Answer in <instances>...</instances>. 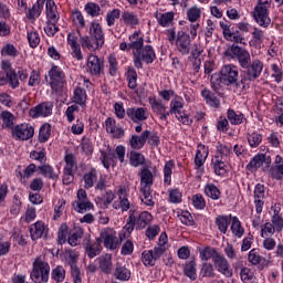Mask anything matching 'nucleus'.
Returning a JSON list of instances; mask_svg holds the SVG:
<instances>
[{
  "instance_id": "obj_1",
  "label": "nucleus",
  "mask_w": 283,
  "mask_h": 283,
  "mask_svg": "<svg viewBox=\"0 0 283 283\" xmlns=\"http://www.w3.org/2000/svg\"><path fill=\"white\" fill-rule=\"evenodd\" d=\"M263 71L264 62L258 59L250 61V64L245 67L244 75L238 84L239 87H242V90H249V87H251V83H253V81H258L259 76H262Z\"/></svg>"
},
{
  "instance_id": "obj_2",
  "label": "nucleus",
  "mask_w": 283,
  "mask_h": 283,
  "mask_svg": "<svg viewBox=\"0 0 283 283\" xmlns=\"http://www.w3.org/2000/svg\"><path fill=\"white\" fill-rule=\"evenodd\" d=\"M154 218L151 217V213L148 211H143L142 213H138L136 210H129V216L125 224V230L128 231V233H132L134 231V228L137 230L145 229L149 222H151Z\"/></svg>"
},
{
  "instance_id": "obj_3",
  "label": "nucleus",
  "mask_w": 283,
  "mask_h": 283,
  "mask_svg": "<svg viewBox=\"0 0 283 283\" xmlns=\"http://www.w3.org/2000/svg\"><path fill=\"white\" fill-rule=\"evenodd\" d=\"M31 280L35 283H45L50 280V264H48L42 256L36 258L33 262Z\"/></svg>"
},
{
  "instance_id": "obj_4",
  "label": "nucleus",
  "mask_w": 283,
  "mask_h": 283,
  "mask_svg": "<svg viewBox=\"0 0 283 283\" xmlns=\"http://www.w3.org/2000/svg\"><path fill=\"white\" fill-rule=\"evenodd\" d=\"M226 56H230V59H237L240 67L242 70L249 67L251 64V53L242 46H239L238 44H232L230 49H228L224 52Z\"/></svg>"
},
{
  "instance_id": "obj_5",
  "label": "nucleus",
  "mask_w": 283,
  "mask_h": 283,
  "mask_svg": "<svg viewBox=\"0 0 283 283\" xmlns=\"http://www.w3.org/2000/svg\"><path fill=\"white\" fill-rule=\"evenodd\" d=\"M184 107L185 99H182V97L179 95H175V97L170 101V109L168 112L170 115L174 114L179 123H182V125H191L193 120L191 117H189V115L182 112Z\"/></svg>"
},
{
  "instance_id": "obj_6",
  "label": "nucleus",
  "mask_w": 283,
  "mask_h": 283,
  "mask_svg": "<svg viewBox=\"0 0 283 283\" xmlns=\"http://www.w3.org/2000/svg\"><path fill=\"white\" fill-rule=\"evenodd\" d=\"M133 55L134 65L137 70H143V62L149 65L153 61H156V52L151 45L142 46Z\"/></svg>"
},
{
  "instance_id": "obj_7",
  "label": "nucleus",
  "mask_w": 283,
  "mask_h": 283,
  "mask_svg": "<svg viewBox=\"0 0 283 283\" xmlns=\"http://www.w3.org/2000/svg\"><path fill=\"white\" fill-rule=\"evenodd\" d=\"M240 76V72L238 71V66L233 64L224 65L220 71V81L223 83V85H237V87L240 86V82H238V78Z\"/></svg>"
},
{
  "instance_id": "obj_8",
  "label": "nucleus",
  "mask_w": 283,
  "mask_h": 283,
  "mask_svg": "<svg viewBox=\"0 0 283 283\" xmlns=\"http://www.w3.org/2000/svg\"><path fill=\"white\" fill-rule=\"evenodd\" d=\"M125 147L123 145H119L115 148V153H113L111 149L105 153H101L99 160H102V165H104L105 169H109L111 165H116V158L120 163H125Z\"/></svg>"
},
{
  "instance_id": "obj_9",
  "label": "nucleus",
  "mask_w": 283,
  "mask_h": 283,
  "mask_svg": "<svg viewBox=\"0 0 283 283\" xmlns=\"http://www.w3.org/2000/svg\"><path fill=\"white\" fill-rule=\"evenodd\" d=\"M49 80L46 78V83H49L50 87L53 92H59L61 87H63V83H65V73L59 66H52V69L48 73Z\"/></svg>"
},
{
  "instance_id": "obj_10",
  "label": "nucleus",
  "mask_w": 283,
  "mask_h": 283,
  "mask_svg": "<svg viewBox=\"0 0 283 283\" xmlns=\"http://www.w3.org/2000/svg\"><path fill=\"white\" fill-rule=\"evenodd\" d=\"M99 242H103L104 247L106 249H109L111 251H114L120 247V240L118 237H116V232L114 229L105 228L101 231Z\"/></svg>"
},
{
  "instance_id": "obj_11",
  "label": "nucleus",
  "mask_w": 283,
  "mask_h": 283,
  "mask_svg": "<svg viewBox=\"0 0 283 283\" xmlns=\"http://www.w3.org/2000/svg\"><path fill=\"white\" fill-rule=\"evenodd\" d=\"M11 135L14 140H30L34 136V127L28 123L18 124L11 127Z\"/></svg>"
},
{
  "instance_id": "obj_12",
  "label": "nucleus",
  "mask_w": 283,
  "mask_h": 283,
  "mask_svg": "<svg viewBox=\"0 0 283 283\" xmlns=\"http://www.w3.org/2000/svg\"><path fill=\"white\" fill-rule=\"evenodd\" d=\"M72 207L77 213H85L94 209V205H92V201L87 198V191L84 189L77 191V200L72 202Z\"/></svg>"
},
{
  "instance_id": "obj_13",
  "label": "nucleus",
  "mask_w": 283,
  "mask_h": 283,
  "mask_svg": "<svg viewBox=\"0 0 283 283\" xmlns=\"http://www.w3.org/2000/svg\"><path fill=\"white\" fill-rule=\"evenodd\" d=\"M52 109H54L52 102H42L29 111V116L31 118H48V116H52Z\"/></svg>"
},
{
  "instance_id": "obj_14",
  "label": "nucleus",
  "mask_w": 283,
  "mask_h": 283,
  "mask_svg": "<svg viewBox=\"0 0 283 283\" xmlns=\"http://www.w3.org/2000/svg\"><path fill=\"white\" fill-rule=\"evenodd\" d=\"M103 70H105V62L98 59V56L91 54L87 59L86 72H88L91 76H101Z\"/></svg>"
},
{
  "instance_id": "obj_15",
  "label": "nucleus",
  "mask_w": 283,
  "mask_h": 283,
  "mask_svg": "<svg viewBox=\"0 0 283 283\" xmlns=\"http://www.w3.org/2000/svg\"><path fill=\"white\" fill-rule=\"evenodd\" d=\"M177 50L184 56H187L191 52V36L185 31L177 33V40L175 41Z\"/></svg>"
},
{
  "instance_id": "obj_16",
  "label": "nucleus",
  "mask_w": 283,
  "mask_h": 283,
  "mask_svg": "<svg viewBox=\"0 0 283 283\" xmlns=\"http://www.w3.org/2000/svg\"><path fill=\"white\" fill-rule=\"evenodd\" d=\"M149 105L154 114L158 116L159 120L165 122L167 118H169L170 113L167 111V105H165L163 101L156 97H149Z\"/></svg>"
},
{
  "instance_id": "obj_17",
  "label": "nucleus",
  "mask_w": 283,
  "mask_h": 283,
  "mask_svg": "<svg viewBox=\"0 0 283 283\" xmlns=\"http://www.w3.org/2000/svg\"><path fill=\"white\" fill-rule=\"evenodd\" d=\"M126 115L133 123H145L149 118V109L147 107H129L126 109Z\"/></svg>"
},
{
  "instance_id": "obj_18",
  "label": "nucleus",
  "mask_w": 283,
  "mask_h": 283,
  "mask_svg": "<svg viewBox=\"0 0 283 283\" xmlns=\"http://www.w3.org/2000/svg\"><path fill=\"white\" fill-rule=\"evenodd\" d=\"M253 18L260 28H269L271 25V18L269 17V7L256 6L254 8Z\"/></svg>"
},
{
  "instance_id": "obj_19",
  "label": "nucleus",
  "mask_w": 283,
  "mask_h": 283,
  "mask_svg": "<svg viewBox=\"0 0 283 283\" xmlns=\"http://www.w3.org/2000/svg\"><path fill=\"white\" fill-rule=\"evenodd\" d=\"M270 167L271 166V156L266 154H258L255 155L247 165L248 171H255L260 169V167Z\"/></svg>"
},
{
  "instance_id": "obj_20",
  "label": "nucleus",
  "mask_w": 283,
  "mask_h": 283,
  "mask_svg": "<svg viewBox=\"0 0 283 283\" xmlns=\"http://www.w3.org/2000/svg\"><path fill=\"white\" fill-rule=\"evenodd\" d=\"M214 269L224 277H233V269H231V264H229V260L224 258V255L219 254L217 259L213 261Z\"/></svg>"
},
{
  "instance_id": "obj_21",
  "label": "nucleus",
  "mask_w": 283,
  "mask_h": 283,
  "mask_svg": "<svg viewBox=\"0 0 283 283\" xmlns=\"http://www.w3.org/2000/svg\"><path fill=\"white\" fill-rule=\"evenodd\" d=\"M117 196L118 199L113 202V209H120L123 213H125V211H129L132 203H129V199H127V189L119 188Z\"/></svg>"
},
{
  "instance_id": "obj_22",
  "label": "nucleus",
  "mask_w": 283,
  "mask_h": 283,
  "mask_svg": "<svg viewBox=\"0 0 283 283\" xmlns=\"http://www.w3.org/2000/svg\"><path fill=\"white\" fill-rule=\"evenodd\" d=\"M67 43L72 50L73 59L77 61H83V52L81 51V45L78 44V33L71 32L67 35Z\"/></svg>"
},
{
  "instance_id": "obj_23",
  "label": "nucleus",
  "mask_w": 283,
  "mask_h": 283,
  "mask_svg": "<svg viewBox=\"0 0 283 283\" xmlns=\"http://www.w3.org/2000/svg\"><path fill=\"white\" fill-rule=\"evenodd\" d=\"M176 18V12L174 11H156L155 19L161 28H171L174 25V19Z\"/></svg>"
},
{
  "instance_id": "obj_24",
  "label": "nucleus",
  "mask_w": 283,
  "mask_h": 283,
  "mask_svg": "<svg viewBox=\"0 0 283 283\" xmlns=\"http://www.w3.org/2000/svg\"><path fill=\"white\" fill-rule=\"evenodd\" d=\"M78 262V254L76 252H70L67 256V264L71 266V275L74 283H82L81 270L76 263Z\"/></svg>"
},
{
  "instance_id": "obj_25",
  "label": "nucleus",
  "mask_w": 283,
  "mask_h": 283,
  "mask_svg": "<svg viewBox=\"0 0 283 283\" xmlns=\"http://www.w3.org/2000/svg\"><path fill=\"white\" fill-rule=\"evenodd\" d=\"M105 128L107 134H111L112 138H123L125 136V129L116 124V119L108 117L105 120Z\"/></svg>"
},
{
  "instance_id": "obj_26",
  "label": "nucleus",
  "mask_w": 283,
  "mask_h": 283,
  "mask_svg": "<svg viewBox=\"0 0 283 283\" xmlns=\"http://www.w3.org/2000/svg\"><path fill=\"white\" fill-rule=\"evenodd\" d=\"M80 44L82 45L83 50H87L88 52H96V50H101L103 42L96 40V38H92V35H84L80 39Z\"/></svg>"
},
{
  "instance_id": "obj_27",
  "label": "nucleus",
  "mask_w": 283,
  "mask_h": 283,
  "mask_svg": "<svg viewBox=\"0 0 283 283\" xmlns=\"http://www.w3.org/2000/svg\"><path fill=\"white\" fill-rule=\"evenodd\" d=\"M88 34L95 41H99L105 44V32L103 31V25H101L97 21H92L88 25Z\"/></svg>"
},
{
  "instance_id": "obj_28",
  "label": "nucleus",
  "mask_w": 283,
  "mask_h": 283,
  "mask_svg": "<svg viewBox=\"0 0 283 283\" xmlns=\"http://www.w3.org/2000/svg\"><path fill=\"white\" fill-rule=\"evenodd\" d=\"M122 21L124 25L128 28H137V25H140V18H138V14L134 11H124L122 13Z\"/></svg>"
},
{
  "instance_id": "obj_29",
  "label": "nucleus",
  "mask_w": 283,
  "mask_h": 283,
  "mask_svg": "<svg viewBox=\"0 0 283 283\" xmlns=\"http://www.w3.org/2000/svg\"><path fill=\"white\" fill-rule=\"evenodd\" d=\"M45 12H46V19L49 21H52L53 23H59V10L56 9V3L54 0H46L45 3Z\"/></svg>"
},
{
  "instance_id": "obj_30",
  "label": "nucleus",
  "mask_w": 283,
  "mask_h": 283,
  "mask_svg": "<svg viewBox=\"0 0 283 283\" xmlns=\"http://www.w3.org/2000/svg\"><path fill=\"white\" fill-rule=\"evenodd\" d=\"M84 180V189H92L94 185L98 181V170L96 168H92L83 177Z\"/></svg>"
},
{
  "instance_id": "obj_31",
  "label": "nucleus",
  "mask_w": 283,
  "mask_h": 283,
  "mask_svg": "<svg viewBox=\"0 0 283 283\" xmlns=\"http://www.w3.org/2000/svg\"><path fill=\"white\" fill-rule=\"evenodd\" d=\"M209 156V148L205 145H199L197 148L196 157H195V165L196 167L200 168L207 161Z\"/></svg>"
},
{
  "instance_id": "obj_32",
  "label": "nucleus",
  "mask_w": 283,
  "mask_h": 283,
  "mask_svg": "<svg viewBox=\"0 0 283 283\" xmlns=\"http://www.w3.org/2000/svg\"><path fill=\"white\" fill-rule=\"evenodd\" d=\"M149 136V130H145L140 136L133 135L130 138V147L133 149H143L145 143H147V137Z\"/></svg>"
},
{
  "instance_id": "obj_33",
  "label": "nucleus",
  "mask_w": 283,
  "mask_h": 283,
  "mask_svg": "<svg viewBox=\"0 0 283 283\" xmlns=\"http://www.w3.org/2000/svg\"><path fill=\"white\" fill-rule=\"evenodd\" d=\"M145 43V39H143V35H140V32H134L129 36V48L133 50V54L138 52Z\"/></svg>"
},
{
  "instance_id": "obj_34",
  "label": "nucleus",
  "mask_w": 283,
  "mask_h": 283,
  "mask_svg": "<svg viewBox=\"0 0 283 283\" xmlns=\"http://www.w3.org/2000/svg\"><path fill=\"white\" fill-rule=\"evenodd\" d=\"M45 233V223L43 221H36L30 227V235L32 240H40Z\"/></svg>"
},
{
  "instance_id": "obj_35",
  "label": "nucleus",
  "mask_w": 283,
  "mask_h": 283,
  "mask_svg": "<svg viewBox=\"0 0 283 283\" xmlns=\"http://www.w3.org/2000/svg\"><path fill=\"white\" fill-rule=\"evenodd\" d=\"M220 255L218 250L216 248L207 247L203 250H200L199 258L203 262H209V260H212V262H216L217 258Z\"/></svg>"
},
{
  "instance_id": "obj_36",
  "label": "nucleus",
  "mask_w": 283,
  "mask_h": 283,
  "mask_svg": "<svg viewBox=\"0 0 283 283\" xmlns=\"http://www.w3.org/2000/svg\"><path fill=\"white\" fill-rule=\"evenodd\" d=\"M227 118L229 123H231L232 125H242V123L247 120V117H244V114H242L241 112H235L232 108H229L227 111Z\"/></svg>"
},
{
  "instance_id": "obj_37",
  "label": "nucleus",
  "mask_w": 283,
  "mask_h": 283,
  "mask_svg": "<svg viewBox=\"0 0 283 283\" xmlns=\"http://www.w3.org/2000/svg\"><path fill=\"white\" fill-rule=\"evenodd\" d=\"M97 260L99 269L103 271V273H112V269H114L112 263V254H103Z\"/></svg>"
},
{
  "instance_id": "obj_38",
  "label": "nucleus",
  "mask_w": 283,
  "mask_h": 283,
  "mask_svg": "<svg viewBox=\"0 0 283 283\" xmlns=\"http://www.w3.org/2000/svg\"><path fill=\"white\" fill-rule=\"evenodd\" d=\"M114 275L116 280H120L122 282H127L129 277H132V272L125 265L117 263Z\"/></svg>"
},
{
  "instance_id": "obj_39",
  "label": "nucleus",
  "mask_w": 283,
  "mask_h": 283,
  "mask_svg": "<svg viewBox=\"0 0 283 283\" xmlns=\"http://www.w3.org/2000/svg\"><path fill=\"white\" fill-rule=\"evenodd\" d=\"M199 275L200 277H207L209 280H213V277H216V268H213L212 263L205 262L201 264Z\"/></svg>"
},
{
  "instance_id": "obj_40",
  "label": "nucleus",
  "mask_w": 283,
  "mask_h": 283,
  "mask_svg": "<svg viewBox=\"0 0 283 283\" xmlns=\"http://www.w3.org/2000/svg\"><path fill=\"white\" fill-rule=\"evenodd\" d=\"M212 167L216 176H227V164L220 157L217 156L212 159Z\"/></svg>"
},
{
  "instance_id": "obj_41",
  "label": "nucleus",
  "mask_w": 283,
  "mask_h": 283,
  "mask_svg": "<svg viewBox=\"0 0 283 283\" xmlns=\"http://www.w3.org/2000/svg\"><path fill=\"white\" fill-rule=\"evenodd\" d=\"M201 96L205 98L207 105H209L210 107H220V99H218V97L211 93V91L205 88L201 92Z\"/></svg>"
},
{
  "instance_id": "obj_42",
  "label": "nucleus",
  "mask_w": 283,
  "mask_h": 283,
  "mask_svg": "<svg viewBox=\"0 0 283 283\" xmlns=\"http://www.w3.org/2000/svg\"><path fill=\"white\" fill-rule=\"evenodd\" d=\"M45 6V0H38L35 4L29 10V19H39L41 17V12H43V7Z\"/></svg>"
},
{
  "instance_id": "obj_43",
  "label": "nucleus",
  "mask_w": 283,
  "mask_h": 283,
  "mask_svg": "<svg viewBox=\"0 0 283 283\" xmlns=\"http://www.w3.org/2000/svg\"><path fill=\"white\" fill-rule=\"evenodd\" d=\"M248 261L253 266H258V264H262V262H266V259L260 254L259 249H252L248 254Z\"/></svg>"
},
{
  "instance_id": "obj_44",
  "label": "nucleus",
  "mask_w": 283,
  "mask_h": 283,
  "mask_svg": "<svg viewBox=\"0 0 283 283\" xmlns=\"http://www.w3.org/2000/svg\"><path fill=\"white\" fill-rule=\"evenodd\" d=\"M154 185V175L148 168H144L140 172V187H151Z\"/></svg>"
},
{
  "instance_id": "obj_45",
  "label": "nucleus",
  "mask_w": 283,
  "mask_h": 283,
  "mask_svg": "<svg viewBox=\"0 0 283 283\" xmlns=\"http://www.w3.org/2000/svg\"><path fill=\"white\" fill-rule=\"evenodd\" d=\"M214 222L220 233L224 234L229 230V226L231 224V219L228 216H218Z\"/></svg>"
},
{
  "instance_id": "obj_46",
  "label": "nucleus",
  "mask_w": 283,
  "mask_h": 283,
  "mask_svg": "<svg viewBox=\"0 0 283 283\" xmlns=\"http://www.w3.org/2000/svg\"><path fill=\"white\" fill-rule=\"evenodd\" d=\"M40 174L49 180H59V174L54 171V168L50 165L39 166Z\"/></svg>"
},
{
  "instance_id": "obj_47",
  "label": "nucleus",
  "mask_w": 283,
  "mask_h": 283,
  "mask_svg": "<svg viewBox=\"0 0 283 283\" xmlns=\"http://www.w3.org/2000/svg\"><path fill=\"white\" fill-rule=\"evenodd\" d=\"M240 277L243 283H253L255 282V272L250 268H241Z\"/></svg>"
},
{
  "instance_id": "obj_48",
  "label": "nucleus",
  "mask_w": 283,
  "mask_h": 283,
  "mask_svg": "<svg viewBox=\"0 0 283 283\" xmlns=\"http://www.w3.org/2000/svg\"><path fill=\"white\" fill-rule=\"evenodd\" d=\"M0 118L2 120V127L7 129H12V127H14V115L9 111H3L0 114Z\"/></svg>"
},
{
  "instance_id": "obj_49",
  "label": "nucleus",
  "mask_w": 283,
  "mask_h": 283,
  "mask_svg": "<svg viewBox=\"0 0 283 283\" xmlns=\"http://www.w3.org/2000/svg\"><path fill=\"white\" fill-rule=\"evenodd\" d=\"M174 167H176L174 160H169L166 163L164 167V185H171V175L174 174Z\"/></svg>"
},
{
  "instance_id": "obj_50",
  "label": "nucleus",
  "mask_w": 283,
  "mask_h": 283,
  "mask_svg": "<svg viewBox=\"0 0 283 283\" xmlns=\"http://www.w3.org/2000/svg\"><path fill=\"white\" fill-rule=\"evenodd\" d=\"M158 259L154 255L151 250H145L142 253V262L145 266H156Z\"/></svg>"
},
{
  "instance_id": "obj_51",
  "label": "nucleus",
  "mask_w": 283,
  "mask_h": 283,
  "mask_svg": "<svg viewBox=\"0 0 283 283\" xmlns=\"http://www.w3.org/2000/svg\"><path fill=\"white\" fill-rule=\"evenodd\" d=\"M84 11L86 12V14H88V17H92L93 19H96V17H101L102 12L101 6L94 2L86 3L84 7Z\"/></svg>"
},
{
  "instance_id": "obj_52",
  "label": "nucleus",
  "mask_w": 283,
  "mask_h": 283,
  "mask_svg": "<svg viewBox=\"0 0 283 283\" xmlns=\"http://www.w3.org/2000/svg\"><path fill=\"white\" fill-rule=\"evenodd\" d=\"M50 136H52V125L46 123L40 128L39 143H48V140H50Z\"/></svg>"
},
{
  "instance_id": "obj_53",
  "label": "nucleus",
  "mask_w": 283,
  "mask_h": 283,
  "mask_svg": "<svg viewBox=\"0 0 283 283\" xmlns=\"http://www.w3.org/2000/svg\"><path fill=\"white\" fill-rule=\"evenodd\" d=\"M73 101L76 105H85L87 102V93L85 88L77 87L74 90Z\"/></svg>"
},
{
  "instance_id": "obj_54",
  "label": "nucleus",
  "mask_w": 283,
  "mask_h": 283,
  "mask_svg": "<svg viewBox=\"0 0 283 283\" xmlns=\"http://www.w3.org/2000/svg\"><path fill=\"white\" fill-rule=\"evenodd\" d=\"M205 193L208 198H211V200H220V189L213 184H208L205 187Z\"/></svg>"
},
{
  "instance_id": "obj_55",
  "label": "nucleus",
  "mask_w": 283,
  "mask_h": 283,
  "mask_svg": "<svg viewBox=\"0 0 283 283\" xmlns=\"http://www.w3.org/2000/svg\"><path fill=\"white\" fill-rule=\"evenodd\" d=\"M85 251L88 255V258H96V255L101 254V244H98V242H87L85 244Z\"/></svg>"
},
{
  "instance_id": "obj_56",
  "label": "nucleus",
  "mask_w": 283,
  "mask_h": 283,
  "mask_svg": "<svg viewBox=\"0 0 283 283\" xmlns=\"http://www.w3.org/2000/svg\"><path fill=\"white\" fill-rule=\"evenodd\" d=\"M81 238H83V229L82 228H76L71 235L67 238V242L70 247H78L81 242Z\"/></svg>"
},
{
  "instance_id": "obj_57",
  "label": "nucleus",
  "mask_w": 283,
  "mask_h": 283,
  "mask_svg": "<svg viewBox=\"0 0 283 283\" xmlns=\"http://www.w3.org/2000/svg\"><path fill=\"white\" fill-rule=\"evenodd\" d=\"M231 231L235 238H242L244 235V228H242V223L238 217L232 218Z\"/></svg>"
},
{
  "instance_id": "obj_58",
  "label": "nucleus",
  "mask_w": 283,
  "mask_h": 283,
  "mask_svg": "<svg viewBox=\"0 0 283 283\" xmlns=\"http://www.w3.org/2000/svg\"><path fill=\"white\" fill-rule=\"evenodd\" d=\"M118 19H120V9H113L106 13V23L108 28L114 27Z\"/></svg>"
},
{
  "instance_id": "obj_59",
  "label": "nucleus",
  "mask_w": 283,
  "mask_h": 283,
  "mask_svg": "<svg viewBox=\"0 0 283 283\" xmlns=\"http://www.w3.org/2000/svg\"><path fill=\"white\" fill-rule=\"evenodd\" d=\"M185 275L190 280L195 281L198 277L197 270H196V262L189 261L186 263L184 269Z\"/></svg>"
},
{
  "instance_id": "obj_60",
  "label": "nucleus",
  "mask_w": 283,
  "mask_h": 283,
  "mask_svg": "<svg viewBox=\"0 0 283 283\" xmlns=\"http://www.w3.org/2000/svg\"><path fill=\"white\" fill-rule=\"evenodd\" d=\"M1 54L2 56H11V59H17V56H19V50H17L14 44L9 43L1 49Z\"/></svg>"
},
{
  "instance_id": "obj_61",
  "label": "nucleus",
  "mask_w": 283,
  "mask_h": 283,
  "mask_svg": "<svg viewBox=\"0 0 283 283\" xmlns=\"http://www.w3.org/2000/svg\"><path fill=\"white\" fill-rule=\"evenodd\" d=\"M72 21L77 28H85V17L80 10L72 11Z\"/></svg>"
},
{
  "instance_id": "obj_62",
  "label": "nucleus",
  "mask_w": 283,
  "mask_h": 283,
  "mask_svg": "<svg viewBox=\"0 0 283 283\" xmlns=\"http://www.w3.org/2000/svg\"><path fill=\"white\" fill-rule=\"evenodd\" d=\"M219 25L222 30V34H223V38L226 39V41L228 39H231V34L234 32L233 28H231V22L223 19L219 22Z\"/></svg>"
},
{
  "instance_id": "obj_63",
  "label": "nucleus",
  "mask_w": 283,
  "mask_h": 283,
  "mask_svg": "<svg viewBox=\"0 0 283 283\" xmlns=\"http://www.w3.org/2000/svg\"><path fill=\"white\" fill-rule=\"evenodd\" d=\"M51 277L55 282H63L65 280V268H63V265H57L52 270Z\"/></svg>"
},
{
  "instance_id": "obj_64",
  "label": "nucleus",
  "mask_w": 283,
  "mask_h": 283,
  "mask_svg": "<svg viewBox=\"0 0 283 283\" xmlns=\"http://www.w3.org/2000/svg\"><path fill=\"white\" fill-rule=\"evenodd\" d=\"M271 177L274 178V180H282L283 179V161L275 165L270 169Z\"/></svg>"
}]
</instances>
